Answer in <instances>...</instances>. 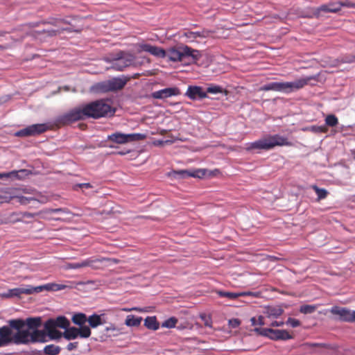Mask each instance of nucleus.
Segmentation results:
<instances>
[{
	"label": "nucleus",
	"mask_w": 355,
	"mask_h": 355,
	"mask_svg": "<svg viewBox=\"0 0 355 355\" xmlns=\"http://www.w3.org/2000/svg\"><path fill=\"white\" fill-rule=\"evenodd\" d=\"M90 91L95 93H107L110 92L107 80L96 83L90 87Z\"/></svg>",
	"instance_id": "obj_27"
},
{
	"label": "nucleus",
	"mask_w": 355,
	"mask_h": 355,
	"mask_svg": "<svg viewBox=\"0 0 355 355\" xmlns=\"http://www.w3.org/2000/svg\"><path fill=\"white\" fill-rule=\"evenodd\" d=\"M145 135L140 133L124 134L115 132L107 136V139L116 144H123L129 141L144 139Z\"/></svg>",
	"instance_id": "obj_11"
},
{
	"label": "nucleus",
	"mask_w": 355,
	"mask_h": 355,
	"mask_svg": "<svg viewBox=\"0 0 355 355\" xmlns=\"http://www.w3.org/2000/svg\"><path fill=\"white\" fill-rule=\"evenodd\" d=\"M128 79L125 76L114 77L107 80L110 92L121 89L127 83Z\"/></svg>",
	"instance_id": "obj_20"
},
{
	"label": "nucleus",
	"mask_w": 355,
	"mask_h": 355,
	"mask_svg": "<svg viewBox=\"0 0 355 355\" xmlns=\"http://www.w3.org/2000/svg\"><path fill=\"white\" fill-rule=\"evenodd\" d=\"M21 214V222L23 221V219L25 218H33L35 214L30 212H19Z\"/></svg>",
	"instance_id": "obj_46"
},
{
	"label": "nucleus",
	"mask_w": 355,
	"mask_h": 355,
	"mask_svg": "<svg viewBox=\"0 0 355 355\" xmlns=\"http://www.w3.org/2000/svg\"><path fill=\"white\" fill-rule=\"evenodd\" d=\"M216 293H217V294L220 297H227V298H228L230 300H235V299H237L239 297H241V296L250 295H251L250 292H248V293H245V292L235 293V292H227V291H218Z\"/></svg>",
	"instance_id": "obj_28"
},
{
	"label": "nucleus",
	"mask_w": 355,
	"mask_h": 355,
	"mask_svg": "<svg viewBox=\"0 0 355 355\" xmlns=\"http://www.w3.org/2000/svg\"><path fill=\"white\" fill-rule=\"evenodd\" d=\"M251 324L252 326L259 325L263 326L266 324V322L264 321V318L263 315H259L258 318L255 317H252L250 319Z\"/></svg>",
	"instance_id": "obj_40"
},
{
	"label": "nucleus",
	"mask_w": 355,
	"mask_h": 355,
	"mask_svg": "<svg viewBox=\"0 0 355 355\" xmlns=\"http://www.w3.org/2000/svg\"><path fill=\"white\" fill-rule=\"evenodd\" d=\"M325 124L329 127H335L338 124V119L335 114H329L326 116Z\"/></svg>",
	"instance_id": "obj_35"
},
{
	"label": "nucleus",
	"mask_w": 355,
	"mask_h": 355,
	"mask_svg": "<svg viewBox=\"0 0 355 355\" xmlns=\"http://www.w3.org/2000/svg\"><path fill=\"white\" fill-rule=\"evenodd\" d=\"M230 323L232 324V327H238L240 324V322L238 319L230 320Z\"/></svg>",
	"instance_id": "obj_48"
},
{
	"label": "nucleus",
	"mask_w": 355,
	"mask_h": 355,
	"mask_svg": "<svg viewBox=\"0 0 355 355\" xmlns=\"http://www.w3.org/2000/svg\"><path fill=\"white\" fill-rule=\"evenodd\" d=\"M312 188L315 190L319 200L327 197L328 192L326 189L318 188L316 185H313Z\"/></svg>",
	"instance_id": "obj_36"
},
{
	"label": "nucleus",
	"mask_w": 355,
	"mask_h": 355,
	"mask_svg": "<svg viewBox=\"0 0 355 355\" xmlns=\"http://www.w3.org/2000/svg\"><path fill=\"white\" fill-rule=\"evenodd\" d=\"M83 186L85 187H89V183H85V184H83Z\"/></svg>",
	"instance_id": "obj_62"
},
{
	"label": "nucleus",
	"mask_w": 355,
	"mask_h": 355,
	"mask_svg": "<svg viewBox=\"0 0 355 355\" xmlns=\"http://www.w3.org/2000/svg\"><path fill=\"white\" fill-rule=\"evenodd\" d=\"M142 320L141 317H136L134 315H128L125 320V324L128 327H138Z\"/></svg>",
	"instance_id": "obj_30"
},
{
	"label": "nucleus",
	"mask_w": 355,
	"mask_h": 355,
	"mask_svg": "<svg viewBox=\"0 0 355 355\" xmlns=\"http://www.w3.org/2000/svg\"><path fill=\"white\" fill-rule=\"evenodd\" d=\"M309 129L314 133H322L326 132V128L322 125H312Z\"/></svg>",
	"instance_id": "obj_43"
},
{
	"label": "nucleus",
	"mask_w": 355,
	"mask_h": 355,
	"mask_svg": "<svg viewBox=\"0 0 355 355\" xmlns=\"http://www.w3.org/2000/svg\"><path fill=\"white\" fill-rule=\"evenodd\" d=\"M123 310L125 311H144L143 309H141L139 307H133L132 309H124Z\"/></svg>",
	"instance_id": "obj_49"
},
{
	"label": "nucleus",
	"mask_w": 355,
	"mask_h": 355,
	"mask_svg": "<svg viewBox=\"0 0 355 355\" xmlns=\"http://www.w3.org/2000/svg\"><path fill=\"white\" fill-rule=\"evenodd\" d=\"M62 211V209H55L53 210V212H60V211Z\"/></svg>",
	"instance_id": "obj_60"
},
{
	"label": "nucleus",
	"mask_w": 355,
	"mask_h": 355,
	"mask_svg": "<svg viewBox=\"0 0 355 355\" xmlns=\"http://www.w3.org/2000/svg\"><path fill=\"white\" fill-rule=\"evenodd\" d=\"M180 94V89L176 87H167L151 93V97L155 99H165Z\"/></svg>",
	"instance_id": "obj_15"
},
{
	"label": "nucleus",
	"mask_w": 355,
	"mask_h": 355,
	"mask_svg": "<svg viewBox=\"0 0 355 355\" xmlns=\"http://www.w3.org/2000/svg\"><path fill=\"white\" fill-rule=\"evenodd\" d=\"M47 23L58 27V29L55 30L44 31L43 32L48 36H55L60 34L62 31H71V28L68 26L69 23L62 19H52Z\"/></svg>",
	"instance_id": "obj_13"
},
{
	"label": "nucleus",
	"mask_w": 355,
	"mask_h": 355,
	"mask_svg": "<svg viewBox=\"0 0 355 355\" xmlns=\"http://www.w3.org/2000/svg\"><path fill=\"white\" fill-rule=\"evenodd\" d=\"M286 324L295 328V327H297L300 325V322L297 319H295L293 318H288V319L286 322Z\"/></svg>",
	"instance_id": "obj_44"
},
{
	"label": "nucleus",
	"mask_w": 355,
	"mask_h": 355,
	"mask_svg": "<svg viewBox=\"0 0 355 355\" xmlns=\"http://www.w3.org/2000/svg\"><path fill=\"white\" fill-rule=\"evenodd\" d=\"M352 322H355V311H352Z\"/></svg>",
	"instance_id": "obj_55"
},
{
	"label": "nucleus",
	"mask_w": 355,
	"mask_h": 355,
	"mask_svg": "<svg viewBox=\"0 0 355 355\" xmlns=\"http://www.w3.org/2000/svg\"><path fill=\"white\" fill-rule=\"evenodd\" d=\"M107 321L106 315L104 313L100 314L93 313L90 315V327L96 328L103 324Z\"/></svg>",
	"instance_id": "obj_25"
},
{
	"label": "nucleus",
	"mask_w": 355,
	"mask_h": 355,
	"mask_svg": "<svg viewBox=\"0 0 355 355\" xmlns=\"http://www.w3.org/2000/svg\"><path fill=\"white\" fill-rule=\"evenodd\" d=\"M47 130L48 127L44 123L33 124L17 131L15 135L17 137L35 136L46 132Z\"/></svg>",
	"instance_id": "obj_12"
},
{
	"label": "nucleus",
	"mask_w": 355,
	"mask_h": 355,
	"mask_svg": "<svg viewBox=\"0 0 355 355\" xmlns=\"http://www.w3.org/2000/svg\"><path fill=\"white\" fill-rule=\"evenodd\" d=\"M166 142H168V141H162V140H158V141H155L154 142V145L155 146H162L164 143Z\"/></svg>",
	"instance_id": "obj_50"
},
{
	"label": "nucleus",
	"mask_w": 355,
	"mask_h": 355,
	"mask_svg": "<svg viewBox=\"0 0 355 355\" xmlns=\"http://www.w3.org/2000/svg\"><path fill=\"white\" fill-rule=\"evenodd\" d=\"M8 322L15 331H26L28 344L45 341L46 331L38 329L42 325L40 317L28 318L26 320L13 319L10 320Z\"/></svg>",
	"instance_id": "obj_1"
},
{
	"label": "nucleus",
	"mask_w": 355,
	"mask_h": 355,
	"mask_svg": "<svg viewBox=\"0 0 355 355\" xmlns=\"http://www.w3.org/2000/svg\"><path fill=\"white\" fill-rule=\"evenodd\" d=\"M35 293V286L27 285L25 288H15L9 289L7 293L3 294L5 297H19L21 295H31Z\"/></svg>",
	"instance_id": "obj_18"
},
{
	"label": "nucleus",
	"mask_w": 355,
	"mask_h": 355,
	"mask_svg": "<svg viewBox=\"0 0 355 355\" xmlns=\"http://www.w3.org/2000/svg\"><path fill=\"white\" fill-rule=\"evenodd\" d=\"M71 320L74 324L82 326L87 321V317L85 314L78 313L73 315Z\"/></svg>",
	"instance_id": "obj_33"
},
{
	"label": "nucleus",
	"mask_w": 355,
	"mask_h": 355,
	"mask_svg": "<svg viewBox=\"0 0 355 355\" xmlns=\"http://www.w3.org/2000/svg\"><path fill=\"white\" fill-rule=\"evenodd\" d=\"M277 321H273L270 324V325L272 327H277Z\"/></svg>",
	"instance_id": "obj_57"
},
{
	"label": "nucleus",
	"mask_w": 355,
	"mask_h": 355,
	"mask_svg": "<svg viewBox=\"0 0 355 355\" xmlns=\"http://www.w3.org/2000/svg\"><path fill=\"white\" fill-rule=\"evenodd\" d=\"M105 331L107 333L110 332V331H112V334H110V336H116L120 335L122 333L121 331V329L116 327L113 324H110V326L107 327L105 328Z\"/></svg>",
	"instance_id": "obj_37"
},
{
	"label": "nucleus",
	"mask_w": 355,
	"mask_h": 355,
	"mask_svg": "<svg viewBox=\"0 0 355 355\" xmlns=\"http://www.w3.org/2000/svg\"><path fill=\"white\" fill-rule=\"evenodd\" d=\"M135 56L133 54L120 51L112 59L111 68L122 71L125 68L134 64Z\"/></svg>",
	"instance_id": "obj_9"
},
{
	"label": "nucleus",
	"mask_w": 355,
	"mask_h": 355,
	"mask_svg": "<svg viewBox=\"0 0 355 355\" xmlns=\"http://www.w3.org/2000/svg\"><path fill=\"white\" fill-rule=\"evenodd\" d=\"M90 117L98 119L113 116L115 113V109L105 100H98L90 103Z\"/></svg>",
	"instance_id": "obj_8"
},
{
	"label": "nucleus",
	"mask_w": 355,
	"mask_h": 355,
	"mask_svg": "<svg viewBox=\"0 0 355 355\" xmlns=\"http://www.w3.org/2000/svg\"><path fill=\"white\" fill-rule=\"evenodd\" d=\"M139 48L141 51L148 52L157 58H163L166 57V51L160 47L153 46L149 44H141L139 45Z\"/></svg>",
	"instance_id": "obj_19"
},
{
	"label": "nucleus",
	"mask_w": 355,
	"mask_h": 355,
	"mask_svg": "<svg viewBox=\"0 0 355 355\" xmlns=\"http://www.w3.org/2000/svg\"><path fill=\"white\" fill-rule=\"evenodd\" d=\"M177 319L175 318H170L167 320H166L162 324V327H166V328H173L175 327L176 323H177Z\"/></svg>",
	"instance_id": "obj_39"
},
{
	"label": "nucleus",
	"mask_w": 355,
	"mask_h": 355,
	"mask_svg": "<svg viewBox=\"0 0 355 355\" xmlns=\"http://www.w3.org/2000/svg\"><path fill=\"white\" fill-rule=\"evenodd\" d=\"M284 313V310L279 306H268L265 307L263 313L266 318L275 319L279 318Z\"/></svg>",
	"instance_id": "obj_24"
},
{
	"label": "nucleus",
	"mask_w": 355,
	"mask_h": 355,
	"mask_svg": "<svg viewBox=\"0 0 355 355\" xmlns=\"http://www.w3.org/2000/svg\"><path fill=\"white\" fill-rule=\"evenodd\" d=\"M313 79H314L313 76H306L292 82H270L262 85L260 90L290 94L303 88Z\"/></svg>",
	"instance_id": "obj_2"
},
{
	"label": "nucleus",
	"mask_w": 355,
	"mask_h": 355,
	"mask_svg": "<svg viewBox=\"0 0 355 355\" xmlns=\"http://www.w3.org/2000/svg\"><path fill=\"white\" fill-rule=\"evenodd\" d=\"M70 325L69 320L64 316H58L55 319H49L44 323V330L46 335L51 339H58L62 334L56 329L57 327L67 329Z\"/></svg>",
	"instance_id": "obj_7"
},
{
	"label": "nucleus",
	"mask_w": 355,
	"mask_h": 355,
	"mask_svg": "<svg viewBox=\"0 0 355 355\" xmlns=\"http://www.w3.org/2000/svg\"><path fill=\"white\" fill-rule=\"evenodd\" d=\"M185 96L193 101L208 98L207 92L203 90L202 87L196 85H189L185 93Z\"/></svg>",
	"instance_id": "obj_16"
},
{
	"label": "nucleus",
	"mask_w": 355,
	"mask_h": 355,
	"mask_svg": "<svg viewBox=\"0 0 355 355\" xmlns=\"http://www.w3.org/2000/svg\"><path fill=\"white\" fill-rule=\"evenodd\" d=\"M130 152V150H124V151H120L118 153V154L123 155H126V154L129 153Z\"/></svg>",
	"instance_id": "obj_52"
},
{
	"label": "nucleus",
	"mask_w": 355,
	"mask_h": 355,
	"mask_svg": "<svg viewBox=\"0 0 355 355\" xmlns=\"http://www.w3.org/2000/svg\"><path fill=\"white\" fill-rule=\"evenodd\" d=\"M60 347L55 345H48L44 348V353L46 355H57L60 352Z\"/></svg>",
	"instance_id": "obj_32"
},
{
	"label": "nucleus",
	"mask_w": 355,
	"mask_h": 355,
	"mask_svg": "<svg viewBox=\"0 0 355 355\" xmlns=\"http://www.w3.org/2000/svg\"><path fill=\"white\" fill-rule=\"evenodd\" d=\"M175 178H184L187 177L193 178H201L205 175V170L198 169L193 171H189L187 170H181L178 171H174Z\"/></svg>",
	"instance_id": "obj_23"
},
{
	"label": "nucleus",
	"mask_w": 355,
	"mask_h": 355,
	"mask_svg": "<svg viewBox=\"0 0 355 355\" xmlns=\"http://www.w3.org/2000/svg\"><path fill=\"white\" fill-rule=\"evenodd\" d=\"M166 56L173 62H180L184 65L196 62L201 57L199 51L193 49L188 46L171 48L166 53Z\"/></svg>",
	"instance_id": "obj_4"
},
{
	"label": "nucleus",
	"mask_w": 355,
	"mask_h": 355,
	"mask_svg": "<svg viewBox=\"0 0 355 355\" xmlns=\"http://www.w3.org/2000/svg\"><path fill=\"white\" fill-rule=\"evenodd\" d=\"M8 49V46L0 45V50H5Z\"/></svg>",
	"instance_id": "obj_59"
},
{
	"label": "nucleus",
	"mask_w": 355,
	"mask_h": 355,
	"mask_svg": "<svg viewBox=\"0 0 355 355\" xmlns=\"http://www.w3.org/2000/svg\"><path fill=\"white\" fill-rule=\"evenodd\" d=\"M15 199H17V202H19L21 205H28L31 201L35 200V199L31 197H26L23 196H17L14 197Z\"/></svg>",
	"instance_id": "obj_38"
},
{
	"label": "nucleus",
	"mask_w": 355,
	"mask_h": 355,
	"mask_svg": "<svg viewBox=\"0 0 355 355\" xmlns=\"http://www.w3.org/2000/svg\"><path fill=\"white\" fill-rule=\"evenodd\" d=\"M8 324V326L0 327V347L7 346L11 343L15 345H27L28 334L26 331H16Z\"/></svg>",
	"instance_id": "obj_5"
},
{
	"label": "nucleus",
	"mask_w": 355,
	"mask_h": 355,
	"mask_svg": "<svg viewBox=\"0 0 355 355\" xmlns=\"http://www.w3.org/2000/svg\"><path fill=\"white\" fill-rule=\"evenodd\" d=\"M315 310V306L313 305H302L300 306V311L304 314L312 313Z\"/></svg>",
	"instance_id": "obj_41"
},
{
	"label": "nucleus",
	"mask_w": 355,
	"mask_h": 355,
	"mask_svg": "<svg viewBox=\"0 0 355 355\" xmlns=\"http://www.w3.org/2000/svg\"><path fill=\"white\" fill-rule=\"evenodd\" d=\"M78 336L82 338L89 337V327H80V329L76 327H67L63 336L67 340H72L76 338Z\"/></svg>",
	"instance_id": "obj_14"
},
{
	"label": "nucleus",
	"mask_w": 355,
	"mask_h": 355,
	"mask_svg": "<svg viewBox=\"0 0 355 355\" xmlns=\"http://www.w3.org/2000/svg\"><path fill=\"white\" fill-rule=\"evenodd\" d=\"M307 345L309 347H320L326 349H331L332 347L329 344L327 343H307Z\"/></svg>",
	"instance_id": "obj_45"
},
{
	"label": "nucleus",
	"mask_w": 355,
	"mask_h": 355,
	"mask_svg": "<svg viewBox=\"0 0 355 355\" xmlns=\"http://www.w3.org/2000/svg\"><path fill=\"white\" fill-rule=\"evenodd\" d=\"M18 222H21V214L19 212H12L1 219L0 224H14Z\"/></svg>",
	"instance_id": "obj_26"
},
{
	"label": "nucleus",
	"mask_w": 355,
	"mask_h": 355,
	"mask_svg": "<svg viewBox=\"0 0 355 355\" xmlns=\"http://www.w3.org/2000/svg\"><path fill=\"white\" fill-rule=\"evenodd\" d=\"M12 173H14V172H12V173H0V178H3L4 177L8 178Z\"/></svg>",
	"instance_id": "obj_51"
},
{
	"label": "nucleus",
	"mask_w": 355,
	"mask_h": 355,
	"mask_svg": "<svg viewBox=\"0 0 355 355\" xmlns=\"http://www.w3.org/2000/svg\"><path fill=\"white\" fill-rule=\"evenodd\" d=\"M77 346V343H70L68 344L67 347V349L69 350V351H71L73 350V349H75Z\"/></svg>",
	"instance_id": "obj_47"
},
{
	"label": "nucleus",
	"mask_w": 355,
	"mask_h": 355,
	"mask_svg": "<svg viewBox=\"0 0 355 355\" xmlns=\"http://www.w3.org/2000/svg\"><path fill=\"white\" fill-rule=\"evenodd\" d=\"M71 268H79V267L83 266V264L80 265V264H78V263H73V264H71Z\"/></svg>",
	"instance_id": "obj_53"
},
{
	"label": "nucleus",
	"mask_w": 355,
	"mask_h": 355,
	"mask_svg": "<svg viewBox=\"0 0 355 355\" xmlns=\"http://www.w3.org/2000/svg\"><path fill=\"white\" fill-rule=\"evenodd\" d=\"M87 117H89V103L83 107H75L68 112L58 116L55 120V123L58 126H64Z\"/></svg>",
	"instance_id": "obj_6"
},
{
	"label": "nucleus",
	"mask_w": 355,
	"mask_h": 355,
	"mask_svg": "<svg viewBox=\"0 0 355 355\" xmlns=\"http://www.w3.org/2000/svg\"><path fill=\"white\" fill-rule=\"evenodd\" d=\"M277 327H282L284 324L283 321H277Z\"/></svg>",
	"instance_id": "obj_58"
},
{
	"label": "nucleus",
	"mask_w": 355,
	"mask_h": 355,
	"mask_svg": "<svg viewBox=\"0 0 355 355\" xmlns=\"http://www.w3.org/2000/svg\"><path fill=\"white\" fill-rule=\"evenodd\" d=\"M6 34V31H0V36H4Z\"/></svg>",
	"instance_id": "obj_61"
},
{
	"label": "nucleus",
	"mask_w": 355,
	"mask_h": 355,
	"mask_svg": "<svg viewBox=\"0 0 355 355\" xmlns=\"http://www.w3.org/2000/svg\"><path fill=\"white\" fill-rule=\"evenodd\" d=\"M330 313L339 316L338 320L346 322H352V311L346 307H340L338 306H332Z\"/></svg>",
	"instance_id": "obj_17"
},
{
	"label": "nucleus",
	"mask_w": 355,
	"mask_h": 355,
	"mask_svg": "<svg viewBox=\"0 0 355 355\" xmlns=\"http://www.w3.org/2000/svg\"><path fill=\"white\" fill-rule=\"evenodd\" d=\"M205 92H207V94L209 93L212 94H223V88L222 86L218 85L210 84L207 87Z\"/></svg>",
	"instance_id": "obj_34"
},
{
	"label": "nucleus",
	"mask_w": 355,
	"mask_h": 355,
	"mask_svg": "<svg viewBox=\"0 0 355 355\" xmlns=\"http://www.w3.org/2000/svg\"><path fill=\"white\" fill-rule=\"evenodd\" d=\"M209 31L203 30L202 31H189L185 33V36L191 40H195L198 37L205 38L209 35Z\"/></svg>",
	"instance_id": "obj_31"
},
{
	"label": "nucleus",
	"mask_w": 355,
	"mask_h": 355,
	"mask_svg": "<svg viewBox=\"0 0 355 355\" xmlns=\"http://www.w3.org/2000/svg\"><path fill=\"white\" fill-rule=\"evenodd\" d=\"M338 2L339 4V10H340L342 7L355 8V2H352L350 0H343Z\"/></svg>",
	"instance_id": "obj_42"
},
{
	"label": "nucleus",
	"mask_w": 355,
	"mask_h": 355,
	"mask_svg": "<svg viewBox=\"0 0 355 355\" xmlns=\"http://www.w3.org/2000/svg\"><path fill=\"white\" fill-rule=\"evenodd\" d=\"M354 159H355V151L354 152Z\"/></svg>",
	"instance_id": "obj_63"
},
{
	"label": "nucleus",
	"mask_w": 355,
	"mask_h": 355,
	"mask_svg": "<svg viewBox=\"0 0 355 355\" xmlns=\"http://www.w3.org/2000/svg\"><path fill=\"white\" fill-rule=\"evenodd\" d=\"M339 11V4L338 1H331L326 4H322L315 9V14L319 15L321 12L335 13Z\"/></svg>",
	"instance_id": "obj_22"
},
{
	"label": "nucleus",
	"mask_w": 355,
	"mask_h": 355,
	"mask_svg": "<svg viewBox=\"0 0 355 355\" xmlns=\"http://www.w3.org/2000/svg\"><path fill=\"white\" fill-rule=\"evenodd\" d=\"M144 325L151 330H157L159 327V324L155 316H148L144 320Z\"/></svg>",
	"instance_id": "obj_29"
},
{
	"label": "nucleus",
	"mask_w": 355,
	"mask_h": 355,
	"mask_svg": "<svg viewBox=\"0 0 355 355\" xmlns=\"http://www.w3.org/2000/svg\"><path fill=\"white\" fill-rule=\"evenodd\" d=\"M79 127L82 130H85L87 128V125L84 123H80Z\"/></svg>",
	"instance_id": "obj_54"
},
{
	"label": "nucleus",
	"mask_w": 355,
	"mask_h": 355,
	"mask_svg": "<svg viewBox=\"0 0 355 355\" xmlns=\"http://www.w3.org/2000/svg\"><path fill=\"white\" fill-rule=\"evenodd\" d=\"M69 287L70 286L66 284L49 283L42 286H35V293H38L44 290L49 291H58Z\"/></svg>",
	"instance_id": "obj_21"
},
{
	"label": "nucleus",
	"mask_w": 355,
	"mask_h": 355,
	"mask_svg": "<svg viewBox=\"0 0 355 355\" xmlns=\"http://www.w3.org/2000/svg\"><path fill=\"white\" fill-rule=\"evenodd\" d=\"M291 142L284 136L276 134L268 135L262 139L245 144L247 151L268 150L275 146H290Z\"/></svg>",
	"instance_id": "obj_3"
},
{
	"label": "nucleus",
	"mask_w": 355,
	"mask_h": 355,
	"mask_svg": "<svg viewBox=\"0 0 355 355\" xmlns=\"http://www.w3.org/2000/svg\"><path fill=\"white\" fill-rule=\"evenodd\" d=\"M60 89H63L65 92L69 91V87L68 86H64L63 87H60Z\"/></svg>",
	"instance_id": "obj_56"
},
{
	"label": "nucleus",
	"mask_w": 355,
	"mask_h": 355,
	"mask_svg": "<svg viewBox=\"0 0 355 355\" xmlns=\"http://www.w3.org/2000/svg\"><path fill=\"white\" fill-rule=\"evenodd\" d=\"M254 331L259 335L267 337L273 340H287L292 338L291 335L284 329L256 327Z\"/></svg>",
	"instance_id": "obj_10"
}]
</instances>
